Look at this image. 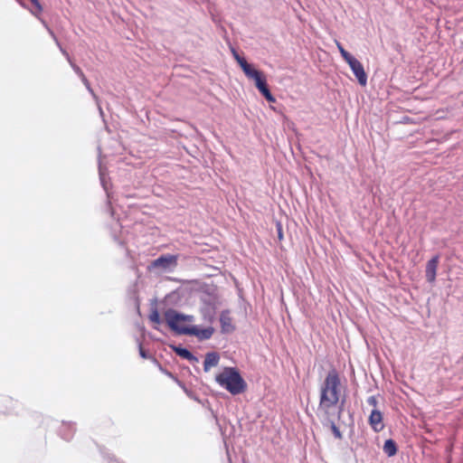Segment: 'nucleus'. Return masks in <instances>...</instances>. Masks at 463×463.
Returning a JSON list of instances; mask_svg holds the SVG:
<instances>
[{"label":"nucleus","mask_w":463,"mask_h":463,"mask_svg":"<svg viewBox=\"0 0 463 463\" xmlns=\"http://www.w3.org/2000/svg\"><path fill=\"white\" fill-rule=\"evenodd\" d=\"M80 78H81V80H82L83 83L85 84V86H86L89 90H90V82H89V80H87V78L85 77V75H84V74H82V75L80 76Z\"/></svg>","instance_id":"obj_21"},{"label":"nucleus","mask_w":463,"mask_h":463,"mask_svg":"<svg viewBox=\"0 0 463 463\" xmlns=\"http://www.w3.org/2000/svg\"><path fill=\"white\" fill-rule=\"evenodd\" d=\"M169 328L177 335H187L193 327L194 317L178 313L175 309H168L164 314Z\"/></svg>","instance_id":"obj_4"},{"label":"nucleus","mask_w":463,"mask_h":463,"mask_svg":"<svg viewBox=\"0 0 463 463\" xmlns=\"http://www.w3.org/2000/svg\"><path fill=\"white\" fill-rule=\"evenodd\" d=\"M178 260L177 255L165 254L152 261L151 266L153 268L167 269L171 266H176Z\"/></svg>","instance_id":"obj_7"},{"label":"nucleus","mask_w":463,"mask_h":463,"mask_svg":"<svg viewBox=\"0 0 463 463\" xmlns=\"http://www.w3.org/2000/svg\"><path fill=\"white\" fill-rule=\"evenodd\" d=\"M346 62L348 63L352 71L357 78L359 84L364 87L367 83V75L364 71L363 64L354 56L351 59H349Z\"/></svg>","instance_id":"obj_6"},{"label":"nucleus","mask_w":463,"mask_h":463,"mask_svg":"<svg viewBox=\"0 0 463 463\" xmlns=\"http://www.w3.org/2000/svg\"><path fill=\"white\" fill-rule=\"evenodd\" d=\"M220 361V356L217 353L212 352L208 353L205 355V359L203 362V370L208 372L212 367H215L218 365Z\"/></svg>","instance_id":"obj_11"},{"label":"nucleus","mask_w":463,"mask_h":463,"mask_svg":"<svg viewBox=\"0 0 463 463\" xmlns=\"http://www.w3.org/2000/svg\"><path fill=\"white\" fill-rule=\"evenodd\" d=\"M335 43H336V46H337L343 59L345 61H347L349 59H351L353 57V55H351L347 51L345 50L343 45L338 41H336Z\"/></svg>","instance_id":"obj_17"},{"label":"nucleus","mask_w":463,"mask_h":463,"mask_svg":"<svg viewBox=\"0 0 463 463\" xmlns=\"http://www.w3.org/2000/svg\"><path fill=\"white\" fill-rule=\"evenodd\" d=\"M439 262V255L432 257L426 264L425 276L430 283L436 280L437 269Z\"/></svg>","instance_id":"obj_8"},{"label":"nucleus","mask_w":463,"mask_h":463,"mask_svg":"<svg viewBox=\"0 0 463 463\" xmlns=\"http://www.w3.org/2000/svg\"><path fill=\"white\" fill-rule=\"evenodd\" d=\"M213 333L214 329L212 326L201 329L195 326H193V327H191L190 331L188 332V335L196 336L200 340H206L211 338Z\"/></svg>","instance_id":"obj_9"},{"label":"nucleus","mask_w":463,"mask_h":463,"mask_svg":"<svg viewBox=\"0 0 463 463\" xmlns=\"http://www.w3.org/2000/svg\"><path fill=\"white\" fill-rule=\"evenodd\" d=\"M139 353H140V355L144 358H146V354L145 353V350L143 349L142 346L139 347Z\"/></svg>","instance_id":"obj_23"},{"label":"nucleus","mask_w":463,"mask_h":463,"mask_svg":"<svg viewBox=\"0 0 463 463\" xmlns=\"http://www.w3.org/2000/svg\"><path fill=\"white\" fill-rule=\"evenodd\" d=\"M20 403L7 394H0V415L17 414Z\"/></svg>","instance_id":"obj_5"},{"label":"nucleus","mask_w":463,"mask_h":463,"mask_svg":"<svg viewBox=\"0 0 463 463\" xmlns=\"http://www.w3.org/2000/svg\"><path fill=\"white\" fill-rule=\"evenodd\" d=\"M72 67H73L74 71H76L80 76H81L82 74H84V73L82 72V71L80 70V67H78V66H76V65H73Z\"/></svg>","instance_id":"obj_22"},{"label":"nucleus","mask_w":463,"mask_h":463,"mask_svg":"<svg viewBox=\"0 0 463 463\" xmlns=\"http://www.w3.org/2000/svg\"><path fill=\"white\" fill-rule=\"evenodd\" d=\"M369 423L374 431H381L383 430V415L381 411L373 410L369 416Z\"/></svg>","instance_id":"obj_10"},{"label":"nucleus","mask_w":463,"mask_h":463,"mask_svg":"<svg viewBox=\"0 0 463 463\" xmlns=\"http://www.w3.org/2000/svg\"><path fill=\"white\" fill-rule=\"evenodd\" d=\"M217 383L232 395L245 392L247 384L239 371L233 367H225L215 377Z\"/></svg>","instance_id":"obj_3"},{"label":"nucleus","mask_w":463,"mask_h":463,"mask_svg":"<svg viewBox=\"0 0 463 463\" xmlns=\"http://www.w3.org/2000/svg\"><path fill=\"white\" fill-rule=\"evenodd\" d=\"M367 402L369 404L373 405V406H375L377 403L376 398L374 396L369 397Z\"/></svg>","instance_id":"obj_20"},{"label":"nucleus","mask_w":463,"mask_h":463,"mask_svg":"<svg viewBox=\"0 0 463 463\" xmlns=\"http://www.w3.org/2000/svg\"><path fill=\"white\" fill-rule=\"evenodd\" d=\"M220 322L222 325V331L229 332L233 329L232 317L228 311H222L220 316Z\"/></svg>","instance_id":"obj_12"},{"label":"nucleus","mask_w":463,"mask_h":463,"mask_svg":"<svg viewBox=\"0 0 463 463\" xmlns=\"http://www.w3.org/2000/svg\"><path fill=\"white\" fill-rule=\"evenodd\" d=\"M175 352L178 355H180L181 357H183L186 360H189V361L196 360V358L194 356V354L186 348L178 347V348H175Z\"/></svg>","instance_id":"obj_14"},{"label":"nucleus","mask_w":463,"mask_h":463,"mask_svg":"<svg viewBox=\"0 0 463 463\" xmlns=\"http://www.w3.org/2000/svg\"><path fill=\"white\" fill-rule=\"evenodd\" d=\"M233 55L244 74L250 80L255 81V86L259 90V91L263 95V97L271 103L276 102L275 97L271 94L268 84L267 80L264 73L260 71L254 69L247 61L241 57L235 51H233Z\"/></svg>","instance_id":"obj_2"},{"label":"nucleus","mask_w":463,"mask_h":463,"mask_svg":"<svg viewBox=\"0 0 463 463\" xmlns=\"http://www.w3.org/2000/svg\"><path fill=\"white\" fill-rule=\"evenodd\" d=\"M326 420L329 424L330 429L333 431L335 437L337 439H341V437H342L341 432H340L339 429L337 428V426L335 425V422L333 420H331V416H329V419Z\"/></svg>","instance_id":"obj_16"},{"label":"nucleus","mask_w":463,"mask_h":463,"mask_svg":"<svg viewBox=\"0 0 463 463\" xmlns=\"http://www.w3.org/2000/svg\"><path fill=\"white\" fill-rule=\"evenodd\" d=\"M342 383L339 373L335 369L330 370L325 377L319 390L318 411L325 420H328L340 401Z\"/></svg>","instance_id":"obj_1"},{"label":"nucleus","mask_w":463,"mask_h":463,"mask_svg":"<svg viewBox=\"0 0 463 463\" xmlns=\"http://www.w3.org/2000/svg\"><path fill=\"white\" fill-rule=\"evenodd\" d=\"M342 410H343V409H342V407H341V408L339 409V411H338V415L341 413Z\"/></svg>","instance_id":"obj_24"},{"label":"nucleus","mask_w":463,"mask_h":463,"mask_svg":"<svg viewBox=\"0 0 463 463\" xmlns=\"http://www.w3.org/2000/svg\"><path fill=\"white\" fill-rule=\"evenodd\" d=\"M383 451L389 457L394 456L397 452L395 442L392 439H387L383 445Z\"/></svg>","instance_id":"obj_13"},{"label":"nucleus","mask_w":463,"mask_h":463,"mask_svg":"<svg viewBox=\"0 0 463 463\" xmlns=\"http://www.w3.org/2000/svg\"><path fill=\"white\" fill-rule=\"evenodd\" d=\"M149 319L152 323L155 324L154 328L158 329V326L161 323V318L157 310H154L153 312H151V314L149 315Z\"/></svg>","instance_id":"obj_15"},{"label":"nucleus","mask_w":463,"mask_h":463,"mask_svg":"<svg viewBox=\"0 0 463 463\" xmlns=\"http://www.w3.org/2000/svg\"><path fill=\"white\" fill-rule=\"evenodd\" d=\"M30 1L34 6V11H32V13L34 15L38 16L43 12V6H42L40 1L39 0H30Z\"/></svg>","instance_id":"obj_18"},{"label":"nucleus","mask_w":463,"mask_h":463,"mask_svg":"<svg viewBox=\"0 0 463 463\" xmlns=\"http://www.w3.org/2000/svg\"><path fill=\"white\" fill-rule=\"evenodd\" d=\"M277 231H278L279 241H282L283 240V230H282V225L280 222H277Z\"/></svg>","instance_id":"obj_19"}]
</instances>
